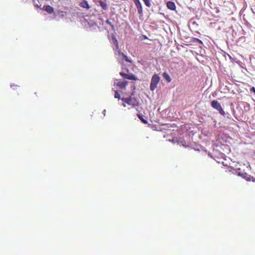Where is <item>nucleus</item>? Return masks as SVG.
<instances>
[{"label":"nucleus","instance_id":"nucleus-12","mask_svg":"<svg viewBox=\"0 0 255 255\" xmlns=\"http://www.w3.org/2000/svg\"><path fill=\"white\" fill-rule=\"evenodd\" d=\"M118 55L119 56H122L123 58L127 61V62H129V63H131V61L130 60L128 56L127 55H126L124 53L121 52V51H119L118 52Z\"/></svg>","mask_w":255,"mask_h":255},{"label":"nucleus","instance_id":"nucleus-6","mask_svg":"<svg viewBox=\"0 0 255 255\" xmlns=\"http://www.w3.org/2000/svg\"><path fill=\"white\" fill-rule=\"evenodd\" d=\"M128 84V82L126 81H119L117 83V86L121 89H125Z\"/></svg>","mask_w":255,"mask_h":255},{"label":"nucleus","instance_id":"nucleus-14","mask_svg":"<svg viewBox=\"0 0 255 255\" xmlns=\"http://www.w3.org/2000/svg\"><path fill=\"white\" fill-rule=\"evenodd\" d=\"M142 1L147 7H150L151 6L150 0H142Z\"/></svg>","mask_w":255,"mask_h":255},{"label":"nucleus","instance_id":"nucleus-18","mask_svg":"<svg viewBox=\"0 0 255 255\" xmlns=\"http://www.w3.org/2000/svg\"><path fill=\"white\" fill-rule=\"evenodd\" d=\"M248 180L249 181H253V182H255V179H254V178L253 177H251L250 176L248 179Z\"/></svg>","mask_w":255,"mask_h":255},{"label":"nucleus","instance_id":"nucleus-5","mask_svg":"<svg viewBox=\"0 0 255 255\" xmlns=\"http://www.w3.org/2000/svg\"><path fill=\"white\" fill-rule=\"evenodd\" d=\"M120 74L123 77L124 79L131 80L134 81H136L137 80V78L136 77V76L132 74H131L130 75H128L126 73H124L123 72H121L120 73Z\"/></svg>","mask_w":255,"mask_h":255},{"label":"nucleus","instance_id":"nucleus-10","mask_svg":"<svg viewBox=\"0 0 255 255\" xmlns=\"http://www.w3.org/2000/svg\"><path fill=\"white\" fill-rule=\"evenodd\" d=\"M162 76L164 78V79H165L168 83L171 82V78H170V76L167 72H164L162 74Z\"/></svg>","mask_w":255,"mask_h":255},{"label":"nucleus","instance_id":"nucleus-19","mask_svg":"<svg viewBox=\"0 0 255 255\" xmlns=\"http://www.w3.org/2000/svg\"><path fill=\"white\" fill-rule=\"evenodd\" d=\"M195 40H196V41L197 42H198L199 43H200V44H203V42H202V41L201 40H200V39H198V38H196V39H195Z\"/></svg>","mask_w":255,"mask_h":255},{"label":"nucleus","instance_id":"nucleus-4","mask_svg":"<svg viewBox=\"0 0 255 255\" xmlns=\"http://www.w3.org/2000/svg\"><path fill=\"white\" fill-rule=\"evenodd\" d=\"M133 1L134 2L135 5L137 9L138 13L142 15L143 13V8L140 0H134Z\"/></svg>","mask_w":255,"mask_h":255},{"label":"nucleus","instance_id":"nucleus-2","mask_svg":"<svg viewBox=\"0 0 255 255\" xmlns=\"http://www.w3.org/2000/svg\"><path fill=\"white\" fill-rule=\"evenodd\" d=\"M159 81L160 77L158 75L154 74L152 76L150 84V89L151 91H153L157 88Z\"/></svg>","mask_w":255,"mask_h":255},{"label":"nucleus","instance_id":"nucleus-21","mask_svg":"<svg viewBox=\"0 0 255 255\" xmlns=\"http://www.w3.org/2000/svg\"><path fill=\"white\" fill-rule=\"evenodd\" d=\"M17 87V85H11V87L13 89H15V88Z\"/></svg>","mask_w":255,"mask_h":255},{"label":"nucleus","instance_id":"nucleus-15","mask_svg":"<svg viewBox=\"0 0 255 255\" xmlns=\"http://www.w3.org/2000/svg\"><path fill=\"white\" fill-rule=\"evenodd\" d=\"M106 23L108 24H109L111 26V27H112V29L113 30H115V26H114V24L111 22V21L110 20L107 19L106 20Z\"/></svg>","mask_w":255,"mask_h":255},{"label":"nucleus","instance_id":"nucleus-9","mask_svg":"<svg viewBox=\"0 0 255 255\" xmlns=\"http://www.w3.org/2000/svg\"><path fill=\"white\" fill-rule=\"evenodd\" d=\"M44 10L49 14H51L54 12V8L49 5L45 6Z\"/></svg>","mask_w":255,"mask_h":255},{"label":"nucleus","instance_id":"nucleus-8","mask_svg":"<svg viewBox=\"0 0 255 255\" xmlns=\"http://www.w3.org/2000/svg\"><path fill=\"white\" fill-rule=\"evenodd\" d=\"M80 6L81 7H83V8H87V9H89L90 8V6L88 4V2L87 0H82L80 3Z\"/></svg>","mask_w":255,"mask_h":255},{"label":"nucleus","instance_id":"nucleus-17","mask_svg":"<svg viewBox=\"0 0 255 255\" xmlns=\"http://www.w3.org/2000/svg\"><path fill=\"white\" fill-rule=\"evenodd\" d=\"M115 98H116V99H120V98H121V96H120V95L119 94V93H118V91H116L115 92Z\"/></svg>","mask_w":255,"mask_h":255},{"label":"nucleus","instance_id":"nucleus-16","mask_svg":"<svg viewBox=\"0 0 255 255\" xmlns=\"http://www.w3.org/2000/svg\"><path fill=\"white\" fill-rule=\"evenodd\" d=\"M112 40L113 41V43L117 46V47H118V42L117 39H116V37L115 36H113L112 37Z\"/></svg>","mask_w":255,"mask_h":255},{"label":"nucleus","instance_id":"nucleus-23","mask_svg":"<svg viewBox=\"0 0 255 255\" xmlns=\"http://www.w3.org/2000/svg\"><path fill=\"white\" fill-rule=\"evenodd\" d=\"M35 6H36V7H38V4H36Z\"/></svg>","mask_w":255,"mask_h":255},{"label":"nucleus","instance_id":"nucleus-20","mask_svg":"<svg viewBox=\"0 0 255 255\" xmlns=\"http://www.w3.org/2000/svg\"><path fill=\"white\" fill-rule=\"evenodd\" d=\"M251 91L254 92L255 94V87H253L251 89Z\"/></svg>","mask_w":255,"mask_h":255},{"label":"nucleus","instance_id":"nucleus-11","mask_svg":"<svg viewBox=\"0 0 255 255\" xmlns=\"http://www.w3.org/2000/svg\"><path fill=\"white\" fill-rule=\"evenodd\" d=\"M137 116L142 123L144 124H147L148 123L147 121L144 119V116L142 114L139 113Z\"/></svg>","mask_w":255,"mask_h":255},{"label":"nucleus","instance_id":"nucleus-3","mask_svg":"<svg viewBox=\"0 0 255 255\" xmlns=\"http://www.w3.org/2000/svg\"><path fill=\"white\" fill-rule=\"evenodd\" d=\"M212 108L217 110L222 116L225 115V112L223 109L221 104L216 100H213L211 103Z\"/></svg>","mask_w":255,"mask_h":255},{"label":"nucleus","instance_id":"nucleus-13","mask_svg":"<svg viewBox=\"0 0 255 255\" xmlns=\"http://www.w3.org/2000/svg\"><path fill=\"white\" fill-rule=\"evenodd\" d=\"M99 3L103 9L107 10L108 9L107 4L103 1L99 0Z\"/></svg>","mask_w":255,"mask_h":255},{"label":"nucleus","instance_id":"nucleus-1","mask_svg":"<svg viewBox=\"0 0 255 255\" xmlns=\"http://www.w3.org/2000/svg\"><path fill=\"white\" fill-rule=\"evenodd\" d=\"M133 93H131V96L129 98H122V100L128 105H131L133 108H135L139 105V102L134 98L132 97Z\"/></svg>","mask_w":255,"mask_h":255},{"label":"nucleus","instance_id":"nucleus-24","mask_svg":"<svg viewBox=\"0 0 255 255\" xmlns=\"http://www.w3.org/2000/svg\"><path fill=\"white\" fill-rule=\"evenodd\" d=\"M132 1H133L134 0H132Z\"/></svg>","mask_w":255,"mask_h":255},{"label":"nucleus","instance_id":"nucleus-22","mask_svg":"<svg viewBox=\"0 0 255 255\" xmlns=\"http://www.w3.org/2000/svg\"><path fill=\"white\" fill-rule=\"evenodd\" d=\"M103 112H104V113H105V112H106V110H104V111H103ZM104 115H105V114H104Z\"/></svg>","mask_w":255,"mask_h":255},{"label":"nucleus","instance_id":"nucleus-7","mask_svg":"<svg viewBox=\"0 0 255 255\" xmlns=\"http://www.w3.org/2000/svg\"><path fill=\"white\" fill-rule=\"evenodd\" d=\"M167 8L170 10H174L176 9V5L174 2L169 1L166 3Z\"/></svg>","mask_w":255,"mask_h":255}]
</instances>
